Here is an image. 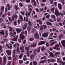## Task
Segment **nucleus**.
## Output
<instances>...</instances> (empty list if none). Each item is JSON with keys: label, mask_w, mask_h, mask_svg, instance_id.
<instances>
[{"label": "nucleus", "mask_w": 65, "mask_h": 65, "mask_svg": "<svg viewBox=\"0 0 65 65\" xmlns=\"http://www.w3.org/2000/svg\"><path fill=\"white\" fill-rule=\"evenodd\" d=\"M48 52L50 53L49 54L51 57L52 58H54L56 56V57H58V56H59V55L60 54V52H56L55 54V55H54L53 53L50 52V51H48Z\"/></svg>", "instance_id": "nucleus-1"}, {"label": "nucleus", "mask_w": 65, "mask_h": 65, "mask_svg": "<svg viewBox=\"0 0 65 65\" xmlns=\"http://www.w3.org/2000/svg\"><path fill=\"white\" fill-rule=\"evenodd\" d=\"M54 14L56 17H58L59 15H61L62 17H63V13H59V11H58V9H57V8H55Z\"/></svg>", "instance_id": "nucleus-2"}, {"label": "nucleus", "mask_w": 65, "mask_h": 65, "mask_svg": "<svg viewBox=\"0 0 65 65\" xmlns=\"http://www.w3.org/2000/svg\"><path fill=\"white\" fill-rule=\"evenodd\" d=\"M34 36L36 39H38L39 38V36L38 33H37L36 34H34Z\"/></svg>", "instance_id": "nucleus-3"}, {"label": "nucleus", "mask_w": 65, "mask_h": 65, "mask_svg": "<svg viewBox=\"0 0 65 65\" xmlns=\"http://www.w3.org/2000/svg\"><path fill=\"white\" fill-rule=\"evenodd\" d=\"M6 61H7V58L6 56H4L3 58V65H5L6 63Z\"/></svg>", "instance_id": "nucleus-4"}, {"label": "nucleus", "mask_w": 65, "mask_h": 65, "mask_svg": "<svg viewBox=\"0 0 65 65\" xmlns=\"http://www.w3.org/2000/svg\"><path fill=\"white\" fill-rule=\"evenodd\" d=\"M11 50H6V52L8 56H10L11 55Z\"/></svg>", "instance_id": "nucleus-5"}, {"label": "nucleus", "mask_w": 65, "mask_h": 65, "mask_svg": "<svg viewBox=\"0 0 65 65\" xmlns=\"http://www.w3.org/2000/svg\"><path fill=\"white\" fill-rule=\"evenodd\" d=\"M9 44L10 46V47L9 46L8 44H6V46H7L9 48H10V49H11L12 47V45L11 43H10Z\"/></svg>", "instance_id": "nucleus-6"}, {"label": "nucleus", "mask_w": 65, "mask_h": 65, "mask_svg": "<svg viewBox=\"0 0 65 65\" xmlns=\"http://www.w3.org/2000/svg\"><path fill=\"white\" fill-rule=\"evenodd\" d=\"M18 37H19V36H18V35H17V37H15L14 38V39H12V40L14 41H17L18 40L17 39Z\"/></svg>", "instance_id": "nucleus-7"}, {"label": "nucleus", "mask_w": 65, "mask_h": 65, "mask_svg": "<svg viewBox=\"0 0 65 65\" xmlns=\"http://www.w3.org/2000/svg\"><path fill=\"white\" fill-rule=\"evenodd\" d=\"M36 45H37V43H32L30 45L31 47H35L36 46Z\"/></svg>", "instance_id": "nucleus-8"}, {"label": "nucleus", "mask_w": 65, "mask_h": 65, "mask_svg": "<svg viewBox=\"0 0 65 65\" xmlns=\"http://www.w3.org/2000/svg\"><path fill=\"white\" fill-rule=\"evenodd\" d=\"M45 43V41H41L39 42L38 44V45H41V44H43Z\"/></svg>", "instance_id": "nucleus-9"}, {"label": "nucleus", "mask_w": 65, "mask_h": 65, "mask_svg": "<svg viewBox=\"0 0 65 65\" xmlns=\"http://www.w3.org/2000/svg\"><path fill=\"white\" fill-rule=\"evenodd\" d=\"M24 47L22 46L20 47V50L21 51L22 53H24Z\"/></svg>", "instance_id": "nucleus-10"}, {"label": "nucleus", "mask_w": 65, "mask_h": 65, "mask_svg": "<svg viewBox=\"0 0 65 65\" xmlns=\"http://www.w3.org/2000/svg\"><path fill=\"white\" fill-rule=\"evenodd\" d=\"M20 37L21 38L22 40H23L24 39H25V36L24 35H22V34H21L20 35Z\"/></svg>", "instance_id": "nucleus-11"}, {"label": "nucleus", "mask_w": 65, "mask_h": 65, "mask_svg": "<svg viewBox=\"0 0 65 65\" xmlns=\"http://www.w3.org/2000/svg\"><path fill=\"white\" fill-rule=\"evenodd\" d=\"M48 36V34L47 33L43 34L42 35V37H47Z\"/></svg>", "instance_id": "nucleus-12"}, {"label": "nucleus", "mask_w": 65, "mask_h": 65, "mask_svg": "<svg viewBox=\"0 0 65 65\" xmlns=\"http://www.w3.org/2000/svg\"><path fill=\"white\" fill-rule=\"evenodd\" d=\"M16 31L17 32V33H19L21 32V31H22V29L21 28L20 29L19 28H17L16 29Z\"/></svg>", "instance_id": "nucleus-13"}, {"label": "nucleus", "mask_w": 65, "mask_h": 65, "mask_svg": "<svg viewBox=\"0 0 65 65\" xmlns=\"http://www.w3.org/2000/svg\"><path fill=\"white\" fill-rule=\"evenodd\" d=\"M27 25H28V24H27V23H25V24H24V27H23V30H25V29H26Z\"/></svg>", "instance_id": "nucleus-14"}, {"label": "nucleus", "mask_w": 65, "mask_h": 65, "mask_svg": "<svg viewBox=\"0 0 65 65\" xmlns=\"http://www.w3.org/2000/svg\"><path fill=\"white\" fill-rule=\"evenodd\" d=\"M14 7L16 11H17L18 10L20 9V8L19 7L16 5L14 6Z\"/></svg>", "instance_id": "nucleus-15"}, {"label": "nucleus", "mask_w": 65, "mask_h": 65, "mask_svg": "<svg viewBox=\"0 0 65 65\" xmlns=\"http://www.w3.org/2000/svg\"><path fill=\"white\" fill-rule=\"evenodd\" d=\"M61 43L63 46H65V40H62L61 41Z\"/></svg>", "instance_id": "nucleus-16"}, {"label": "nucleus", "mask_w": 65, "mask_h": 65, "mask_svg": "<svg viewBox=\"0 0 65 65\" xmlns=\"http://www.w3.org/2000/svg\"><path fill=\"white\" fill-rule=\"evenodd\" d=\"M28 26H29V27L32 26V24H33V23L32 22H31L30 20L28 22Z\"/></svg>", "instance_id": "nucleus-17"}, {"label": "nucleus", "mask_w": 65, "mask_h": 65, "mask_svg": "<svg viewBox=\"0 0 65 65\" xmlns=\"http://www.w3.org/2000/svg\"><path fill=\"white\" fill-rule=\"evenodd\" d=\"M46 60H43L42 61H40V64H43L44 63H46Z\"/></svg>", "instance_id": "nucleus-18"}, {"label": "nucleus", "mask_w": 65, "mask_h": 65, "mask_svg": "<svg viewBox=\"0 0 65 65\" xmlns=\"http://www.w3.org/2000/svg\"><path fill=\"white\" fill-rule=\"evenodd\" d=\"M31 2L32 3H34V6H36L37 4H36V2H35V0H32Z\"/></svg>", "instance_id": "nucleus-19"}, {"label": "nucleus", "mask_w": 65, "mask_h": 65, "mask_svg": "<svg viewBox=\"0 0 65 65\" xmlns=\"http://www.w3.org/2000/svg\"><path fill=\"white\" fill-rule=\"evenodd\" d=\"M58 7L59 9L62 10V5H61V4H58Z\"/></svg>", "instance_id": "nucleus-20"}, {"label": "nucleus", "mask_w": 65, "mask_h": 65, "mask_svg": "<svg viewBox=\"0 0 65 65\" xmlns=\"http://www.w3.org/2000/svg\"><path fill=\"white\" fill-rule=\"evenodd\" d=\"M3 47L1 45H0V53L2 52L3 51Z\"/></svg>", "instance_id": "nucleus-21"}, {"label": "nucleus", "mask_w": 65, "mask_h": 65, "mask_svg": "<svg viewBox=\"0 0 65 65\" xmlns=\"http://www.w3.org/2000/svg\"><path fill=\"white\" fill-rule=\"evenodd\" d=\"M51 17L53 19H55L54 21H56V19L55 18V17H56V16L54 15H51Z\"/></svg>", "instance_id": "nucleus-22"}, {"label": "nucleus", "mask_w": 65, "mask_h": 65, "mask_svg": "<svg viewBox=\"0 0 65 65\" xmlns=\"http://www.w3.org/2000/svg\"><path fill=\"white\" fill-rule=\"evenodd\" d=\"M30 47V46H28L27 47H26L25 48V50L26 51H27V52H28L29 51V47Z\"/></svg>", "instance_id": "nucleus-23"}, {"label": "nucleus", "mask_w": 65, "mask_h": 65, "mask_svg": "<svg viewBox=\"0 0 65 65\" xmlns=\"http://www.w3.org/2000/svg\"><path fill=\"white\" fill-rule=\"evenodd\" d=\"M45 47L44 46H43L42 47H41V51L42 52H43V51L45 50Z\"/></svg>", "instance_id": "nucleus-24"}, {"label": "nucleus", "mask_w": 65, "mask_h": 65, "mask_svg": "<svg viewBox=\"0 0 65 65\" xmlns=\"http://www.w3.org/2000/svg\"><path fill=\"white\" fill-rule=\"evenodd\" d=\"M46 59V56H45L44 57H42L40 58L41 60H43V59H44V60H45Z\"/></svg>", "instance_id": "nucleus-25"}, {"label": "nucleus", "mask_w": 65, "mask_h": 65, "mask_svg": "<svg viewBox=\"0 0 65 65\" xmlns=\"http://www.w3.org/2000/svg\"><path fill=\"white\" fill-rule=\"evenodd\" d=\"M46 24L47 25H50V26H52V23L50 22H47V23Z\"/></svg>", "instance_id": "nucleus-26"}, {"label": "nucleus", "mask_w": 65, "mask_h": 65, "mask_svg": "<svg viewBox=\"0 0 65 65\" xmlns=\"http://www.w3.org/2000/svg\"><path fill=\"white\" fill-rule=\"evenodd\" d=\"M2 57H0V64L1 65H2Z\"/></svg>", "instance_id": "nucleus-27"}, {"label": "nucleus", "mask_w": 65, "mask_h": 65, "mask_svg": "<svg viewBox=\"0 0 65 65\" xmlns=\"http://www.w3.org/2000/svg\"><path fill=\"white\" fill-rule=\"evenodd\" d=\"M22 57H23V54L21 53L20 55L19 58L21 59L22 58Z\"/></svg>", "instance_id": "nucleus-28"}, {"label": "nucleus", "mask_w": 65, "mask_h": 65, "mask_svg": "<svg viewBox=\"0 0 65 65\" xmlns=\"http://www.w3.org/2000/svg\"><path fill=\"white\" fill-rule=\"evenodd\" d=\"M44 30H45V29L46 28V25H43L42 26Z\"/></svg>", "instance_id": "nucleus-29"}, {"label": "nucleus", "mask_w": 65, "mask_h": 65, "mask_svg": "<svg viewBox=\"0 0 65 65\" xmlns=\"http://www.w3.org/2000/svg\"><path fill=\"white\" fill-rule=\"evenodd\" d=\"M18 57V56H17L16 57L15 56H13V58L14 60H15V61H17V57Z\"/></svg>", "instance_id": "nucleus-30"}, {"label": "nucleus", "mask_w": 65, "mask_h": 65, "mask_svg": "<svg viewBox=\"0 0 65 65\" xmlns=\"http://www.w3.org/2000/svg\"><path fill=\"white\" fill-rule=\"evenodd\" d=\"M13 23L14 24L15 26H17V22L16 20H15L14 21Z\"/></svg>", "instance_id": "nucleus-31"}, {"label": "nucleus", "mask_w": 65, "mask_h": 65, "mask_svg": "<svg viewBox=\"0 0 65 65\" xmlns=\"http://www.w3.org/2000/svg\"><path fill=\"white\" fill-rule=\"evenodd\" d=\"M13 54L14 55L13 56L14 57V56H15V50H14L13 51Z\"/></svg>", "instance_id": "nucleus-32"}, {"label": "nucleus", "mask_w": 65, "mask_h": 65, "mask_svg": "<svg viewBox=\"0 0 65 65\" xmlns=\"http://www.w3.org/2000/svg\"><path fill=\"white\" fill-rule=\"evenodd\" d=\"M46 46L47 47H48V46H50V44L47 42H46Z\"/></svg>", "instance_id": "nucleus-33"}, {"label": "nucleus", "mask_w": 65, "mask_h": 65, "mask_svg": "<svg viewBox=\"0 0 65 65\" xmlns=\"http://www.w3.org/2000/svg\"><path fill=\"white\" fill-rule=\"evenodd\" d=\"M33 64L34 65H37V63L36 62L34 61L32 62Z\"/></svg>", "instance_id": "nucleus-34"}, {"label": "nucleus", "mask_w": 65, "mask_h": 65, "mask_svg": "<svg viewBox=\"0 0 65 65\" xmlns=\"http://www.w3.org/2000/svg\"><path fill=\"white\" fill-rule=\"evenodd\" d=\"M29 41H32L34 40V38H29Z\"/></svg>", "instance_id": "nucleus-35"}, {"label": "nucleus", "mask_w": 65, "mask_h": 65, "mask_svg": "<svg viewBox=\"0 0 65 65\" xmlns=\"http://www.w3.org/2000/svg\"><path fill=\"white\" fill-rule=\"evenodd\" d=\"M12 20L13 22L14 21V15H12Z\"/></svg>", "instance_id": "nucleus-36"}, {"label": "nucleus", "mask_w": 65, "mask_h": 65, "mask_svg": "<svg viewBox=\"0 0 65 65\" xmlns=\"http://www.w3.org/2000/svg\"><path fill=\"white\" fill-rule=\"evenodd\" d=\"M19 63L20 64H22V63H23V61L22 60H19Z\"/></svg>", "instance_id": "nucleus-37"}, {"label": "nucleus", "mask_w": 65, "mask_h": 65, "mask_svg": "<svg viewBox=\"0 0 65 65\" xmlns=\"http://www.w3.org/2000/svg\"><path fill=\"white\" fill-rule=\"evenodd\" d=\"M3 40L4 42H5L6 41H7L8 40V39H7V38H5V39H3Z\"/></svg>", "instance_id": "nucleus-38"}, {"label": "nucleus", "mask_w": 65, "mask_h": 65, "mask_svg": "<svg viewBox=\"0 0 65 65\" xmlns=\"http://www.w3.org/2000/svg\"><path fill=\"white\" fill-rule=\"evenodd\" d=\"M55 8H53L51 9V11L52 12H54V11L55 10Z\"/></svg>", "instance_id": "nucleus-39"}, {"label": "nucleus", "mask_w": 65, "mask_h": 65, "mask_svg": "<svg viewBox=\"0 0 65 65\" xmlns=\"http://www.w3.org/2000/svg\"><path fill=\"white\" fill-rule=\"evenodd\" d=\"M16 32H14L11 35V37H12L14 35V34L15 35L16 34Z\"/></svg>", "instance_id": "nucleus-40"}, {"label": "nucleus", "mask_w": 65, "mask_h": 65, "mask_svg": "<svg viewBox=\"0 0 65 65\" xmlns=\"http://www.w3.org/2000/svg\"><path fill=\"white\" fill-rule=\"evenodd\" d=\"M21 14H22L23 15H25V11H23V12L21 11Z\"/></svg>", "instance_id": "nucleus-41"}, {"label": "nucleus", "mask_w": 65, "mask_h": 65, "mask_svg": "<svg viewBox=\"0 0 65 65\" xmlns=\"http://www.w3.org/2000/svg\"><path fill=\"white\" fill-rule=\"evenodd\" d=\"M40 47H39L37 50V52L38 53H39L40 52Z\"/></svg>", "instance_id": "nucleus-42"}, {"label": "nucleus", "mask_w": 65, "mask_h": 65, "mask_svg": "<svg viewBox=\"0 0 65 65\" xmlns=\"http://www.w3.org/2000/svg\"><path fill=\"white\" fill-rule=\"evenodd\" d=\"M57 21L58 22H61L62 21V19L61 18H59L57 19Z\"/></svg>", "instance_id": "nucleus-43"}, {"label": "nucleus", "mask_w": 65, "mask_h": 65, "mask_svg": "<svg viewBox=\"0 0 65 65\" xmlns=\"http://www.w3.org/2000/svg\"><path fill=\"white\" fill-rule=\"evenodd\" d=\"M50 2L51 4H52L53 3H54V1L53 0H50Z\"/></svg>", "instance_id": "nucleus-44"}, {"label": "nucleus", "mask_w": 65, "mask_h": 65, "mask_svg": "<svg viewBox=\"0 0 65 65\" xmlns=\"http://www.w3.org/2000/svg\"><path fill=\"white\" fill-rule=\"evenodd\" d=\"M43 29V26H40V31H42V29Z\"/></svg>", "instance_id": "nucleus-45"}, {"label": "nucleus", "mask_w": 65, "mask_h": 65, "mask_svg": "<svg viewBox=\"0 0 65 65\" xmlns=\"http://www.w3.org/2000/svg\"><path fill=\"white\" fill-rule=\"evenodd\" d=\"M47 61L48 63H51V59H47Z\"/></svg>", "instance_id": "nucleus-46"}, {"label": "nucleus", "mask_w": 65, "mask_h": 65, "mask_svg": "<svg viewBox=\"0 0 65 65\" xmlns=\"http://www.w3.org/2000/svg\"><path fill=\"white\" fill-rule=\"evenodd\" d=\"M12 30V27H10L9 29V31L10 32V31H11Z\"/></svg>", "instance_id": "nucleus-47"}, {"label": "nucleus", "mask_w": 65, "mask_h": 65, "mask_svg": "<svg viewBox=\"0 0 65 65\" xmlns=\"http://www.w3.org/2000/svg\"><path fill=\"white\" fill-rule=\"evenodd\" d=\"M8 34V33L7 32L6 33V35L5 36V38H6V37H7Z\"/></svg>", "instance_id": "nucleus-48"}, {"label": "nucleus", "mask_w": 65, "mask_h": 65, "mask_svg": "<svg viewBox=\"0 0 65 65\" xmlns=\"http://www.w3.org/2000/svg\"><path fill=\"white\" fill-rule=\"evenodd\" d=\"M33 57H34V55H31L30 56V59H32Z\"/></svg>", "instance_id": "nucleus-49"}, {"label": "nucleus", "mask_w": 65, "mask_h": 65, "mask_svg": "<svg viewBox=\"0 0 65 65\" xmlns=\"http://www.w3.org/2000/svg\"><path fill=\"white\" fill-rule=\"evenodd\" d=\"M11 64V61H9L7 65H10Z\"/></svg>", "instance_id": "nucleus-50"}, {"label": "nucleus", "mask_w": 65, "mask_h": 65, "mask_svg": "<svg viewBox=\"0 0 65 65\" xmlns=\"http://www.w3.org/2000/svg\"><path fill=\"white\" fill-rule=\"evenodd\" d=\"M6 13H5L4 14H3L2 15V17L3 18H4L5 16H6Z\"/></svg>", "instance_id": "nucleus-51"}, {"label": "nucleus", "mask_w": 65, "mask_h": 65, "mask_svg": "<svg viewBox=\"0 0 65 65\" xmlns=\"http://www.w3.org/2000/svg\"><path fill=\"white\" fill-rule=\"evenodd\" d=\"M20 19L21 20V21H23V17L21 15H20Z\"/></svg>", "instance_id": "nucleus-52"}, {"label": "nucleus", "mask_w": 65, "mask_h": 65, "mask_svg": "<svg viewBox=\"0 0 65 65\" xmlns=\"http://www.w3.org/2000/svg\"><path fill=\"white\" fill-rule=\"evenodd\" d=\"M27 57H29V55H30V53H29V52H27Z\"/></svg>", "instance_id": "nucleus-53"}, {"label": "nucleus", "mask_w": 65, "mask_h": 65, "mask_svg": "<svg viewBox=\"0 0 65 65\" xmlns=\"http://www.w3.org/2000/svg\"><path fill=\"white\" fill-rule=\"evenodd\" d=\"M61 2L62 3L63 5H64V0H61Z\"/></svg>", "instance_id": "nucleus-54"}, {"label": "nucleus", "mask_w": 65, "mask_h": 65, "mask_svg": "<svg viewBox=\"0 0 65 65\" xmlns=\"http://www.w3.org/2000/svg\"><path fill=\"white\" fill-rule=\"evenodd\" d=\"M25 20L26 22H27L28 21V20H29L28 17L26 18Z\"/></svg>", "instance_id": "nucleus-55"}, {"label": "nucleus", "mask_w": 65, "mask_h": 65, "mask_svg": "<svg viewBox=\"0 0 65 65\" xmlns=\"http://www.w3.org/2000/svg\"><path fill=\"white\" fill-rule=\"evenodd\" d=\"M19 6H21V7H23V5L21 3H19Z\"/></svg>", "instance_id": "nucleus-56"}, {"label": "nucleus", "mask_w": 65, "mask_h": 65, "mask_svg": "<svg viewBox=\"0 0 65 65\" xmlns=\"http://www.w3.org/2000/svg\"><path fill=\"white\" fill-rule=\"evenodd\" d=\"M27 30H25V33H24V34L25 35V36H27Z\"/></svg>", "instance_id": "nucleus-57"}, {"label": "nucleus", "mask_w": 65, "mask_h": 65, "mask_svg": "<svg viewBox=\"0 0 65 65\" xmlns=\"http://www.w3.org/2000/svg\"><path fill=\"white\" fill-rule=\"evenodd\" d=\"M36 50L34 49V53L35 55H36Z\"/></svg>", "instance_id": "nucleus-58"}, {"label": "nucleus", "mask_w": 65, "mask_h": 65, "mask_svg": "<svg viewBox=\"0 0 65 65\" xmlns=\"http://www.w3.org/2000/svg\"><path fill=\"white\" fill-rule=\"evenodd\" d=\"M29 12H30L31 13V12H32V9L31 8H29Z\"/></svg>", "instance_id": "nucleus-59"}, {"label": "nucleus", "mask_w": 65, "mask_h": 65, "mask_svg": "<svg viewBox=\"0 0 65 65\" xmlns=\"http://www.w3.org/2000/svg\"><path fill=\"white\" fill-rule=\"evenodd\" d=\"M1 10H4V6H3L1 8Z\"/></svg>", "instance_id": "nucleus-60"}, {"label": "nucleus", "mask_w": 65, "mask_h": 65, "mask_svg": "<svg viewBox=\"0 0 65 65\" xmlns=\"http://www.w3.org/2000/svg\"><path fill=\"white\" fill-rule=\"evenodd\" d=\"M42 21H44L45 20V17L44 16L43 17V18L42 19Z\"/></svg>", "instance_id": "nucleus-61"}, {"label": "nucleus", "mask_w": 65, "mask_h": 65, "mask_svg": "<svg viewBox=\"0 0 65 65\" xmlns=\"http://www.w3.org/2000/svg\"><path fill=\"white\" fill-rule=\"evenodd\" d=\"M51 61L52 62H55L56 61V60L53 59H51Z\"/></svg>", "instance_id": "nucleus-62"}, {"label": "nucleus", "mask_w": 65, "mask_h": 65, "mask_svg": "<svg viewBox=\"0 0 65 65\" xmlns=\"http://www.w3.org/2000/svg\"><path fill=\"white\" fill-rule=\"evenodd\" d=\"M55 46H56V47H59V44H56Z\"/></svg>", "instance_id": "nucleus-63"}, {"label": "nucleus", "mask_w": 65, "mask_h": 65, "mask_svg": "<svg viewBox=\"0 0 65 65\" xmlns=\"http://www.w3.org/2000/svg\"><path fill=\"white\" fill-rule=\"evenodd\" d=\"M23 59L24 61H27V58H23Z\"/></svg>", "instance_id": "nucleus-64"}]
</instances>
